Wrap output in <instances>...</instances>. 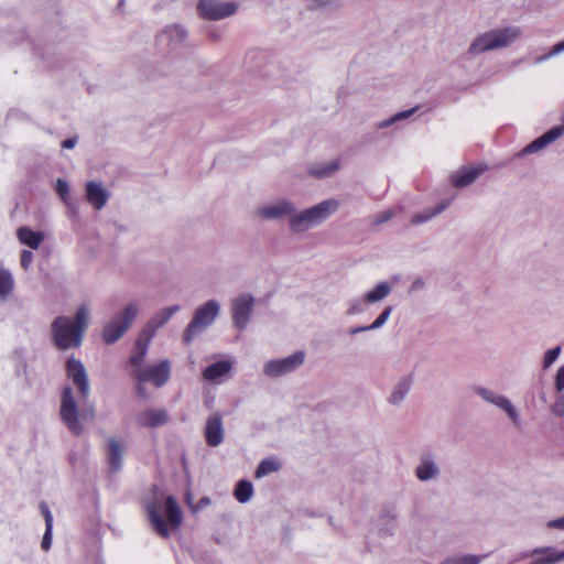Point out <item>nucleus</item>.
<instances>
[{"mask_svg": "<svg viewBox=\"0 0 564 564\" xmlns=\"http://www.w3.org/2000/svg\"><path fill=\"white\" fill-rule=\"evenodd\" d=\"M87 325L88 308L85 305L77 310L74 322L65 316L56 317L52 324L55 346L61 350L79 347Z\"/></svg>", "mask_w": 564, "mask_h": 564, "instance_id": "nucleus-1", "label": "nucleus"}, {"mask_svg": "<svg viewBox=\"0 0 564 564\" xmlns=\"http://www.w3.org/2000/svg\"><path fill=\"white\" fill-rule=\"evenodd\" d=\"M147 514L153 531L163 539L170 538L171 530L177 529L183 521L181 507L171 495L165 497L164 506L159 501H149Z\"/></svg>", "mask_w": 564, "mask_h": 564, "instance_id": "nucleus-2", "label": "nucleus"}, {"mask_svg": "<svg viewBox=\"0 0 564 564\" xmlns=\"http://www.w3.org/2000/svg\"><path fill=\"white\" fill-rule=\"evenodd\" d=\"M178 310V305L163 308L147 324L145 328L137 338L129 358L128 364L131 366V370L142 368L141 366L145 359L148 347L154 332L163 326Z\"/></svg>", "mask_w": 564, "mask_h": 564, "instance_id": "nucleus-3", "label": "nucleus"}, {"mask_svg": "<svg viewBox=\"0 0 564 564\" xmlns=\"http://www.w3.org/2000/svg\"><path fill=\"white\" fill-rule=\"evenodd\" d=\"M520 29L509 26L500 30H494L478 36L470 45L469 52L473 54L500 48L509 45L520 35Z\"/></svg>", "mask_w": 564, "mask_h": 564, "instance_id": "nucleus-4", "label": "nucleus"}, {"mask_svg": "<svg viewBox=\"0 0 564 564\" xmlns=\"http://www.w3.org/2000/svg\"><path fill=\"white\" fill-rule=\"evenodd\" d=\"M338 202L336 199L324 200L312 208H308L295 216L291 220V229L293 231L305 230L308 226L316 224L338 209Z\"/></svg>", "mask_w": 564, "mask_h": 564, "instance_id": "nucleus-5", "label": "nucleus"}, {"mask_svg": "<svg viewBox=\"0 0 564 564\" xmlns=\"http://www.w3.org/2000/svg\"><path fill=\"white\" fill-rule=\"evenodd\" d=\"M171 366L169 360H162L156 365L130 370L131 377L138 382V393L143 395L142 383L151 382L160 388L170 379Z\"/></svg>", "mask_w": 564, "mask_h": 564, "instance_id": "nucleus-6", "label": "nucleus"}, {"mask_svg": "<svg viewBox=\"0 0 564 564\" xmlns=\"http://www.w3.org/2000/svg\"><path fill=\"white\" fill-rule=\"evenodd\" d=\"M219 311V305L216 301L210 300L204 305L199 306L193 316V319L187 325L184 332V340L186 344L200 333L204 328L209 326L216 318Z\"/></svg>", "mask_w": 564, "mask_h": 564, "instance_id": "nucleus-7", "label": "nucleus"}, {"mask_svg": "<svg viewBox=\"0 0 564 564\" xmlns=\"http://www.w3.org/2000/svg\"><path fill=\"white\" fill-rule=\"evenodd\" d=\"M138 307L134 304L128 305L121 314L116 315L102 330V340L106 344H112L117 341L130 327L131 323L135 318Z\"/></svg>", "mask_w": 564, "mask_h": 564, "instance_id": "nucleus-8", "label": "nucleus"}, {"mask_svg": "<svg viewBox=\"0 0 564 564\" xmlns=\"http://www.w3.org/2000/svg\"><path fill=\"white\" fill-rule=\"evenodd\" d=\"M59 415L72 433L75 435L83 433L84 427L78 420V408L69 387L63 389Z\"/></svg>", "mask_w": 564, "mask_h": 564, "instance_id": "nucleus-9", "label": "nucleus"}, {"mask_svg": "<svg viewBox=\"0 0 564 564\" xmlns=\"http://www.w3.org/2000/svg\"><path fill=\"white\" fill-rule=\"evenodd\" d=\"M197 10L199 15L205 19L220 20L235 13L237 6L234 2L199 0Z\"/></svg>", "mask_w": 564, "mask_h": 564, "instance_id": "nucleus-10", "label": "nucleus"}, {"mask_svg": "<svg viewBox=\"0 0 564 564\" xmlns=\"http://www.w3.org/2000/svg\"><path fill=\"white\" fill-rule=\"evenodd\" d=\"M304 362V352L296 351L285 358L270 360L264 366V372L269 377H279L295 370Z\"/></svg>", "mask_w": 564, "mask_h": 564, "instance_id": "nucleus-11", "label": "nucleus"}, {"mask_svg": "<svg viewBox=\"0 0 564 564\" xmlns=\"http://www.w3.org/2000/svg\"><path fill=\"white\" fill-rule=\"evenodd\" d=\"M67 377L77 387L82 399H87L89 395V382L87 373L82 361L69 358L66 362Z\"/></svg>", "mask_w": 564, "mask_h": 564, "instance_id": "nucleus-12", "label": "nucleus"}, {"mask_svg": "<svg viewBox=\"0 0 564 564\" xmlns=\"http://www.w3.org/2000/svg\"><path fill=\"white\" fill-rule=\"evenodd\" d=\"M253 297L242 294L232 302V319L237 328L243 329L252 312Z\"/></svg>", "mask_w": 564, "mask_h": 564, "instance_id": "nucleus-13", "label": "nucleus"}, {"mask_svg": "<svg viewBox=\"0 0 564 564\" xmlns=\"http://www.w3.org/2000/svg\"><path fill=\"white\" fill-rule=\"evenodd\" d=\"M205 441L212 446L216 447L224 441L223 417L219 413H213L206 422L205 426Z\"/></svg>", "mask_w": 564, "mask_h": 564, "instance_id": "nucleus-14", "label": "nucleus"}, {"mask_svg": "<svg viewBox=\"0 0 564 564\" xmlns=\"http://www.w3.org/2000/svg\"><path fill=\"white\" fill-rule=\"evenodd\" d=\"M487 167L485 165H477L464 167L452 175V184L457 188H463L470 185L478 176H480Z\"/></svg>", "mask_w": 564, "mask_h": 564, "instance_id": "nucleus-15", "label": "nucleus"}, {"mask_svg": "<svg viewBox=\"0 0 564 564\" xmlns=\"http://www.w3.org/2000/svg\"><path fill=\"white\" fill-rule=\"evenodd\" d=\"M124 444L115 438L110 437L107 442V463L111 473H117L122 467V455Z\"/></svg>", "mask_w": 564, "mask_h": 564, "instance_id": "nucleus-16", "label": "nucleus"}, {"mask_svg": "<svg viewBox=\"0 0 564 564\" xmlns=\"http://www.w3.org/2000/svg\"><path fill=\"white\" fill-rule=\"evenodd\" d=\"M169 420L167 412L163 409H150L138 414L137 422L141 426L158 427L164 425Z\"/></svg>", "mask_w": 564, "mask_h": 564, "instance_id": "nucleus-17", "label": "nucleus"}, {"mask_svg": "<svg viewBox=\"0 0 564 564\" xmlns=\"http://www.w3.org/2000/svg\"><path fill=\"white\" fill-rule=\"evenodd\" d=\"M563 127H554L523 149L524 154L535 153L562 135Z\"/></svg>", "mask_w": 564, "mask_h": 564, "instance_id": "nucleus-18", "label": "nucleus"}, {"mask_svg": "<svg viewBox=\"0 0 564 564\" xmlns=\"http://www.w3.org/2000/svg\"><path fill=\"white\" fill-rule=\"evenodd\" d=\"M533 561L531 564H554L564 560V551L556 552L553 547H540L532 551Z\"/></svg>", "mask_w": 564, "mask_h": 564, "instance_id": "nucleus-19", "label": "nucleus"}, {"mask_svg": "<svg viewBox=\"0 0 564 564\" xmlns=\"http://www.w3.org/2000/svg\"><path fill=\"white\" fill-rule=\"evenodd\" d=\"M86 197L87 200L98 210L101 209L108 200L107 192L96 182H88L86 184Z\"/></svg>", "mask_w": 564, "mask_h": 564, "instance_id": "nucleus-20", "label": "nucleus"}, {"mask_svg": "<svg viewBox=\"0 0 564 564\" xmlns=\"http://www.w3.org/2000/svg\"><path fill=\"white\" fill-rule=\"evenodd\" d=\"M293 212V207L288 202H281L275 205L265 206L259 209V216L265 219L281 218L290 215Z\"/></svg>", "mask_w": 564, "mask_h": 564, "instance_id": "nucleus-21", "label": "nucleus"}, {"mask_svg": "<svg viewBox=\"0 0 564 564\" xmlns=\"http://www.w3.org/2000/svg\"><path fill=\"white\" fill-rule=\"evenodd\" d=\"M18 239L21 243L37 249L44 239V236L40 231H34L29 227H20L17 231Z\"/></svg>", "mask_w": 564, "mask_h": 564, "instance_id": "nucleus-22", "label": "nucleus"}, {"mask_svg": "<svg viewBox=\"0 0 564 564\" xmlns=\"http://www.w3.org/2000/svg\"><path fill=\"white\" fill-rule=\"evenodd\" d=\"M230 369L231 364L227 360H221L206 367L203 371V376L206 380H216L228 373Z\"/></svg>", "mask_w": 564, "mask_h": 564, "instance_id": "nucleus-23", "label": "nucleus"}, {"mask_svg": "<svg viewBox=\"0 0 564 564\" xmlns=\"http://www.w3.org/2000/svg\"><path fill=\"white\" fill-rule=\"evenodd\" d=\"M281 465L279 463V460L274 459V458H265L263 460L260 462V464L258 465L256 471H254V477L256 478H262L271 473H275L280 469Z\"/></svg>", "mask_w": 564, "mask_h": 564, "instance_id": "nucleus-24", "label": "nucleus"}, {"mask_svg": "<svg viewBox=\"0 0 564 564\" xmlns=\"http://www.w3.org/2000/svg\"><path fill=\"white\" fill-rule=\"evenodd\" d=\"M252 494L253 487L252 484L248 480L238 481L234 491L235 498L241 503L249 501L252 497Z\"/></svg>", "mask_w": 564, "mask_h": 564, "instance_id": "nucleus-25", "label": "nucleus"}, {"mask_svg": "<svg viewBox=\"0 0 564 564\" xmlns=\"http://www.w3.org/2000/svg\"><path fill=\"white\" fill-rule=\"evenodd\" d=\"M390 293V286L386 282L379 283L373 290L366 294L365 301L367 303H376L381 301Z\"/></svg>", "mask_w": 564, "mask_h": 564, "instance_id": "nucleus-26", "label": "nucleus"}, {"mask_svg": "<svg viewBox=\"0 0 564 564\" xmlns=\"http://www.w3.org/2000/svg\"><path fill=\"white\" fill-rule=\"evenodd\" d=\"M13 286L12 274L8 270L0 268V297L8 296L13 291Z\"/></svg>", "mask_w": 564, "mask_h": 564, "instance_id": "nucleus-27", "label": "nucleus"}, {"mask_svg": "<svg viewBox=\"0 0 564 564\" xmlns=\"http://www.w3.org/2000/svg\"><path fill=\"white\" fill-rule=\"evenodd\" d=\"M410 386L411 380L409 378L402 380L392 392L389 399L390 403L398 404L400 401H402L406 392L410 390Z\"/></svg>", "mask_w": 564, "mask_h": 564, "instance_id": "nucleus-28", "label": "nucleus"}, {"mask_svg": "<svg viewBox=\"0 0 564 564\" xmlns=\"http://www.w3.org/2000/svg\"><path fill=\"white\" fill-rule=\"evenodd\" d=\"M447 206H448V203H441L430 213L416 214L412 218V224L419 225V224H422L424 221H427L432 217H434V216L438 215L440 213H442Z\"/></svg>", "mask_w": 564, "mask_h": 564, "instance_id": "nucleus-29", "label": "nucleus"}, {"mask_svg": "<svg viewBox=\"0 0 564 564\" xmlns=\"http://www.w3.org/2000/svg\"><path fill=\"white\" fill-rule=\"evenodd\" d=\"M391 311H392V308L390 306L386 307L383 310V312L377 317V319L371 325L352 329L351 333L356 334V333H359L362 330H370V329L379 328L387 322V319L389 318V316L391 314Z\"/></svg>", "mask_w": 564, "mask_h": 564, "instance_id": "nucleus-30", "label": "nucleus"}, {"mask_svg": "<svg viewBox=\"0 0 564 564\" xmlns=\"http://www.w3.org/2000/svg\"><path fill=\"white\" fill-rule=\"evenodd\" d=\"M487 400L491 401L492 403L497 404L499 408L503 409L507 414L516 422L517 421V413L510 401L503 397H497L494 399H490L489 397H485Z\"/></svg>", "mask_w": 564, "mask_h": 564, "instance_id": "nucleus-31", "label": "nucleus"}, {"mask_svg": "<svg viewBox=\"0 0 564 564\" xmlns=\"http://www.w3.org/2000/svg\"><path fill=\"white\" fill-rule=\"evenodd\" d=\"M436 473V468L432 462L425 460L416 468V476L421 480L432 478Z\"/></svg>", "mask_w": 564, "mask_h": 564, "instance_id": "nucleus-32", "label": "nucleus"}, {"mask_svg": "<svg viewBox=\"0 0 564 564\" xmlns=\"http://www.w3.org/2000/svg\"><path fill=\"white\" fill-rule=\"evenodd\" d=\"M338 162L334 161L327 166L311 169L310 173L313 176L322 178L332 175L336 170H338Z\"/></svg>", "mask_w": 564, "mask_h": 564, "instance_id": "nucleus-33", "label": "nucleus"}, {"mask_svg": "<svg viewBox=\"0 0 564 564\" xmlns=\"http://www.w3.org/2000/svg\"><path fill=\"white\" fill-rule=\"evenodd\" d=\"M480 558L473 555H467L457 558H448L443 564H478Z\"/></svg>", "mask_w": 564, "mask_h": 564, "instance_id": "nucleus-34", "label": "nucleus"}, {"mask_svg": "<svg viewBox=\"0 0 564 564\" xmlns=\"http://www.w3.org/2000/svg\"><path fill=\"white\" fill-rule=\"evenodd\" d=\"M56 193L59 195V197L67 202V198L69 196V187L66 181L58 178L55 186Z\"/></svg>", "mask_w": 564, "mask_h": 564, "instance_id": "nucleus-35", "label": "nucleus"}, {"mask_svg": "<svg viewBox=\"0 0 564 564\" xmlns=\"http://www.w3.org/2000/svg\"><path fill=\"white\" fill-rule=\"evenodd\" d=\"M393 216H394L393 209L383 210L382 213H380L376 216V218L373 220V225L375 226L382 225V224L389 221Z\"/></svg>", "mask_w": 564, "mask_h": 564, "instance_id": "nucleus-36", "label": "nucleus"}, {"mask_svg": "<svg viewBox=\"0 0 564 564\" xmlns=\"http://www.w3.org/2000/svg\"><path fill=\"white\" fill-rule=\"evenodd\" d=\"M560 350H561L560 347H555V348L549 349L545 352V355H544V367L545 368L551 366L556 360V358L560 354Z\"/></svg>", "mask_w": 564, "mask_h": 564, "instance_id": "nucleus-37", "label": "nucleus"}, {"mask_svg": "<svg viewBox=\"0 0 564 564\" xmlns=\"http://www.w3.org/2000/svg\"><path fill=\"white\" fill-rule=\"evenodd\" d=\"M40 509L45 519V527H47V529H52L53 528V516H52L47 505L45 502H41Z\"/></svg>", "mask_w": 564, "mask_h": 564, "instance_id": "nucleus-38", "label": "nucleus"}, {"mask_svg": "<svg viewBox=\"0 0 564 564\" xmlns=\"http://www.w3.org/2000/svg\"><path fill=\"white\" fill-rule=\"evenodd\" d=\"M33 261V253L29 250H23L21 252V265L23 269H28L30 267V264L32 263Z\"/></svg>", "mask_w": 564, "mask_h": 564, "instance_id": "nucleus-39", "label": "nucleus"}, {"mask_svg": "<svg viewBox=\"0 0 564 564\" xmlns=\"http://www.w3.org/2000/svg\"><path fill=\"white\" fill-rule=\"evenodd\" d=\"M555 387L557 391L564 390V366L560 367L556 372Z\"/></svg>", "mask_w": 564, "mask_h": 564, "instance_id": "nucleus-40", "label": "nucleus"}, {"mask_svg": "<svg viewBox=\"0 0 564 564\" xmlns=\"http://www.w3.org/2000/svg\"><path fill=\"white\" fill-rule=\"evenodd\" d=\"M51 543H52V529H47V527H46L45 533L42 539L41 546L44 551H47L51 547Z\"/></svg>", "mask_w": 564, "mask_h": 564, "instance_id": "nucleus-41", "label": "nucleus"}, {"mask_svg": "<svg viewBox=\"0 0 564 564\" xmlns=\"http://www.w3.org/2000/svg\"><path fill=\"white\" fill-rule=\"evenodd\" d=\"M554 414L564 416V394L557 399L553 406Z\"/></svg>", "mask_w": 564, "mask_h": 564, "instance_id": "nucleus-42", "label": "nucleus"}, {"mask_svg": "<svg viewBox=\"0 0 564 564\" xmlns=\"http://www.w3.org/2000/svg\"><path fill=\"white\" fill-rule=\"evenodd\" d=\"M547 525L549 528L564 530V516L562 518L550 521Z\"/></svg>", "mask_w": 564, "mask_h": 564, "instance_id": "nucleus-43", "label": "nucleus"}, {"mask_svg": "<svg viewBox=\"0 0 564 564\" xmlns=\"http://www.w3.org/2000/svg\"><path fill=\"white\" fill-rule=\"evenodd\" d=\"M171 34H175L181 41L185 39V31L178 26H173L167 31Z\"/></svg>", "mask_w": 564, "mask_h": 564, "instance_id": "nucleus-44", "label": "nucleus"}, {"mask_svg": "<svg viewBox=\"0 0 564 564\" xmlns=\"http://www.w3.org/2000/svg\"><path fill=\"white\" fill-rule=\"evenodd\" d=\"M77 142L76 138H68L62 142V148L64 149H73Z\"/></svg>", "mask_w": 564, "mask_h": 564, "instance_id": "nucleus-45", "label": "nucleus"}, {"mask_svg": "<svg viewBox=\"0 0 564 564\" xmlns=\"http://www.w3.org/2000/svg\"><path fill=\"white\" fill-rule=\"evenodd\" d=\"M562 51H564V41H563V42L557 43V44L553 47L552 53H553V54H555V53H560V52H562Z\"/></svg>", "mask_w": 564, "mask_h": 564, "instance_id": "nucleus-46", "label": "nucleus"}, {"mask_svg": "<svg viewBox=\"0 0 564 564\" xmlns=\"http://www.w3.org/2000/svg\"><path fill=\"white\" fill-rule=\"evenodd\" d=\"M413 111H414V109L409 110V111H405V112H400V113H398V115L395 116V118H394V119H397V120H399V119H403V118H405V117L410 116Z\"/></svg>", "mask_w": 564, "mask_h": 564, "instance_id": "nucleus-47", "label": "nucleus"}, {"mask_svg": "<svg viewBox=\"0 0 564 564\" xmlns=\"http://www.w3.org/2000/svg\"><path fill=\"white\" fill-rule=\"evenodd\" d=\"M209 502V499L208 498H204L200 500V503L202 505H207Z\"/></svg>", "mask_w": 564, "mask_h": 564, "instance_id": "nucleus-48", "label": "nucleus"}, {"mask_svg": "<svg viewBox=\"0 0 564 564\" xmlns=\"http://www.w3.org/2000/svg\"><path fill=\"white\" fill-rule=\"evenodd\" d=\"M186 500H187V502H189V500H191V494L189 492L186 494Z\"/></svg>", "mask_w": 564, "mask_h": 564, "instance_id": "nucleus-49", "label": "nucleus"}]
</instances>
